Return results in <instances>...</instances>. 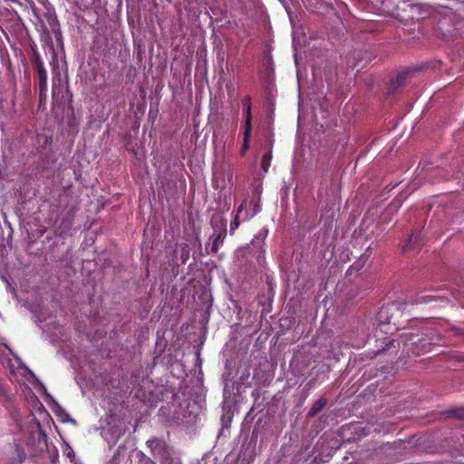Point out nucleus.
<instances>
[{"instance_id":"1","label":"nucleus","mask_w":464,"mask_h":464,"mask_svg":"<svg viewBox=\"0 0 464 464\" xmlns=\"http://www.w3.org/2000/svg\"><path fill=\"white\" fill-rule=\"evenodd\" d=\"M260 211L259 205H239L234 221L230 224V232L233 233L244 222L253 218Z\"/></svg>"},{"instance_id":"2","label":"nucleus","mask_w":464,"mask_h":464,"mask_svg":"<svg viewBox=\"0 0 464 464\" xmlns=\"http://www.w3.org/2000/svg\"><path fill=\"white\" fill-rule=\"evenodd\" d=\"M11 372L14 379L16 380V382H21L24 385L27 382L29 384H34L36 382L34 373L24 365H19L15 369H12Z\"/></svg>"},{"instance_id":"3","label":"nucleus","mask_w":464,"mask_h":464,"mask_svg":"<svg viewBox=\"0 0 464 464\" xmlns=\"http://www.w3.org/2000/svg\"><path fill=\"white\" fill-rule=\"evenodd\" d=\"M25 457L24 448L19 443L14 442L8 451L9 464H23Z\"/></svg>"},{"instance_id":"4","label":"nucleus","mask_w":464,"mask_h":464,"mask_svg":"<svg viewBox=\"0 0 464 464\" xmlns=\"http://www.w3.org/2000/svg\"><path fill=\"white\" fill-rule=\"evenodd\" d=\"M412 70H407L405 72H401L398 73L396 78L392 81L391 87L392 90H396L399 87L404 85L408 80V78L412 74Z\"/></svg>"},{"instance_id":"5","label":"nucleus","mask_w":464,"mask_h":464,"mask_svg":"<svg viewBox=\"0 0 464 464\" xmlns=\"http://www.w3.org/2000/svg\"><path fill=\"white\" fill-rule=\"evenodd\" d=\"M251 132V108L250 105L247 106V111H246V129H245V137H244V143L242 148V154L246 152V150L248 149V139Z\"/></svg>"},{"instance_id":"6","label":"nucleus","mask_w":464,"mask_h":464,"mask_svg":"<svg viewBox=\"0 0 464 464\" xmlns=\"http://www.w3.org/2000/svg\"><path fill=\"white\" fill-rule=\"evenodd\" d=\"M35 67L39 80L40 94L42 95L43 92L46 89V72L39 61L35 62Z\"/></svg>"},{"instance_id":"7","label":"nucleus","mask_w":464,"mask_h":464,"mask_svg":"<svg viewBox=\"0 0 464 464\" xmlns=\"http://www.w3.org/2000/svg\"><path fill=\"white\" fill-rule=\"evenodd\" d=\"M428 344H430V340H428L427 338H422V339H419L418 342L411 341L410 343H406L405 345L406 346H409V345L414 346L413 353H415L416 354H419L420 353L426 352L428 350L427 349Z\"/></svg>"},{"instance_id":"8","label":"nucleus","mask_w":464,"mask_h":464,"mask_svg":"<svg viewBox=\"0 0 464 464\" xmlns=\"http://www.w3.org/2000/svg\"><path fill=\"white\" fill-rule=\"evenodd\" d=\"M420 236L417 233H412L411 236H409L408 238H406V242L402 244L401 246V251L407 252L411 249H413L417 242L419 241Z\"/></svg>"},{"instance_id":"9","label":"nucleus","mask_w":464,"mask_h":464,"mask_svg":"<svg viewBox=\"0 0 464 464\" xmlns=\"http://www.w3.org/2000/svg\"><path fill=\"white\" fill-rule=\"evenodd\" d=\"M147 444L154 455H160L163 450V442L158 439L150 440L147 441Z\"/></svg>"},{"instance_id":"10","label":"nucleus","mask_w":464,"mask_h":464,"mask_svg":"<svg viewBox=\"0 0 464 464\" xmlns=\"http://www.w3.org/2000/svg\"><path fill=\"white\" fill-rule=\"evenodd\" d=\"M326 401L324 399L318 400L311 408L310 415L314 416L323 410L325 406Z\"/></svg>"},{"instance_id":"11","label":"nucleus","mask_w":464,"mask_h":464,"mask_svg":"<svg viewBox=\"0 0 464 464\" xmlns=\"http://www.w3.org/2000/svg\"><path fill=\"white\" fill-rule=\"evenodd\" d=\"M271 159H272L271 151H269L267 154H266L262 159L261 167L265 172H266L268 169Z\"/></svg>"},{"instance_id":"12","label":"nucleus","mask_w":464,"mask_h":464,"mask_svg":"<svg viewBox=\"0 0 464 464\" xmlns=\"http://www.w3.org/2000/svg\"><path fill=\"white\" fill-rule=\"evenodd\" d=\"M30 400L32 401V403L35 409H37L38 411L42 410L43 405L34 394L30 395Z\"/></svg>"},{"instance_id":"13","label":"nucleus","mask_w":464,"mask_h":464,"mask_svg":"<svg viewBox=\"0 0 464 464\" xmlns=\"http://www.w3.org/2000/svg\"><path fill=\"white\" fill-rule=\"evenodd\" d=\"M0 396H2L6 401L9 400L8 392L2 384H0Z\"/></svg>"},{"instance_id":"14","label":"nucleus","mask_w":464,"mask_h":464,"mask_svg":"<svg viewBox=\"0 0 464 464\" xmlns=\"http://www.w3.org/2000/svg\"><path fill=\"white\" fill-rule=\"evenodd\" d=\"M57 412L60 414L61 418H62V420L63 421H67L68 420V415L60 408V407H57Z\"/></svg>"},{"instance_id":"15","label":"nucleus","mask_w":464,"mask_h":464,"mask_svg":"<svg viewBox=\"0 0 464 464\" xmlns=\"http://www.w3.org/2000/svg\"><path fill=\"white\" fill-rule=\"evenodd\" d=\"M452 332L455 333V334H459V335H464V327H452L451 329Z\"/></svg>"}]
</instances>
